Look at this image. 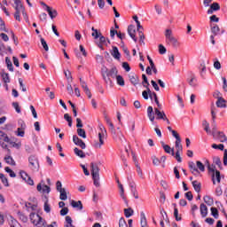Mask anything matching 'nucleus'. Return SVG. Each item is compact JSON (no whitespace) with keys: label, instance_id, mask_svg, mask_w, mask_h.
Returning a JSON list of instances; mask_svg holds the SVG:
<instances>
[{"label":"nucleus","instance_id":"obj_1","mask_svg":"<svg viewBox=\"0 0 227 227\" xmlns=\"http://www.w3.org/2000/svg\"><path fill=\"white\" fill-rule=\"evenodd\" d=\"M14 1V9L16 10L14 13V18L16 20L20 22V13H22L25 20L27 22L29 20V18L27 17V13H26V9H24V5H22V2L20 0H13Z\"/></svg>","mask_w":227,"mask_h":227},{"label":"nucleus","instance_id":"obj_2","mask_svg":"<svg viewBox=\"0 0 227 227\" xmlns=\"http://www.w3.org/2000/svg\"><path fill=\"white\" fill-rule=\"evenodd\" d=\"M165 42L168 45H172L174 49H178V47H180V42H178V39L173 35V31L171 29H166Z\"/></svg>","mask_w":227,"mask_h":227},{"label":"nucleus","instance_id":"obj_3","mask_svg":"<svg viewBox=\"0 0 227 227\" xmlns=\"http://www.w3.org/2000/svg\"><path fill=\"white\" fill-rule=\"evenodd\" d=\"M90 169H91V175H92L94 185L96 187H100V175H99L100 168H98V165L95 163H91Z\"/></svg>","mask_w":227,"mask_h":227},{"label":"nucleus","instance_id":"obj_4","mask_svg":"<svg viewBox=\"0 0 227 227\" xmlns=\"http://www.w3.org/2000/svg\"><path fill=\"white\" fill-rule=\"evenodd\" d=\"M28 168L33 173H38L40 171V161L38 157L31 155L28 157Z\"/></svg>","mask_w":227,"mask_h":227},{"label":"nucleus","instance_id":"obj_5","mask_svg":"<svg viewBox=\"0 0 227 227\" xmlns=\"http://www.w3.org/2000/svg\"><path fill=\"white\" fill-rule=\"evenodd\" d=\"M30 219L36 227H47V223H45V220L40 216V215L32 213L30 214Z\"/></svg>","mask_w":227,"mask_h":227},{"label":"nucleus","instance_id":"obj_6","mask_svg":"<svg viewBox=\"0 0 227 227\" xmlns=\"http://www.w3.org/2000/svg\"><path fill=\"white\" fill-rule=\"evenodd\" d=\"M99 130H101L98 133L99 143L94 145L95 148H102V145H104V134H106V130L103 124H99Z\"/></svg>","mask_w":227,"mask_h":227},{"label":"nucleus","instance_id":"obj_7","mask_svg":"<svg viewBox=\"0 0 227 227\" xmlns=\"http://www.w3.org/2000/svg\"><path fill=\"white\" fill-rule=\"evenodd\" d=\"M20 177L22 178V180H24L26 182V184H27L28 185H35V181H33L31 176H29V175L27 174L26 171L21 170L20 172Z\"/></svg>","mask_w":227,"mask_h":227},{"label":"nucleus","instance_id":"obj_8","mask_svg":"<svg viewBox=\"0 0 227 227\" xmlns=\"http://www.w3.org/2000/svg\"><path fill=\"white\" fill-rule=\"evenodd\" d=\"M213 137L215 139H218V141H220V143H226L227 142L226 135H224V133L222 132V131H214L213 132Z\"/></svg>","mask_w":227,"mask_h":227},{"label":"nucleus","instance_id":"obj_9","mask_svg":"<svg viewBox=\"0 0 227 227\" xmlns=\"http://www.w3.org/2000/svg\"><path fill=\"white\" fill-rule=\"evenodd\" d=\"M118 76V70H116V68H112L106 75H104V80L106 81V82H107L108 81L112 83L113 82H111V79L109 77H112L113 79H114V77Z\"/></svg>","mask_w":227,"mask_h":227},{"label":"nucleus","instance_id":"obj_10","mask_svg":"<svg viewBox=\"0 0 227 227\" xmlns=\"http://www.w3.org/2000/svg\"><path fill=\"white\" fill-rule=\"evenodd\" d=\"M73 142L74 143V145H76V146L82 148V150H86V144L84 143V141H82V139L79 138L77 135L73 136Z\"/></svg>","mask_w":227,"mask_h":227},{"label":"nucleus","instance_id":"obj_11","mask_svg":"<svg viewBox=\"0 0 227 227\" xmlns=\"http://www.w3.org/2000/svg\"><path fill=\"white\" fill-rule=\"evenodd\" d=\"M37 191L38 192H43V194H49V192H51V187L46 184H37Z\"/></svg>","mask_w":227,"mask_h":227},{"label":"nucleus","instance_id":"obj_12","mask_svg":"<svg viewBox=\"0 0 227 227\" xmlns=\"http://www.w3.org/2000/svg\"><path fill=\"white\" fill-rule=\"evenodd\" d=\"M80 84L83 91H85V94L87 95V97L89 98H91V91H90V89L88 88V84H86V82H84L82 78H80Z\"/></svg>","mask_w":227,"mask_h":227},{"label":"nucleus","instance_id":"obj_13","mask_svg":"<svg viewBox=\"0 0 227 227\" xmlns=\"http://www.w3.org/2000/svg\"><path fill=\"white\" fill-rule=\"evenodd\" d=\"M154 114H156L157 120H168V116H166V114L164 111L159 110V108H154Z\"/></svg>","mask_w":227,"mask_h":227},{"label":"nucleus","instance_id":"obj_14","mask_svg":"<svg viewBox=\"0 0 227 227\" xmlns=\"http://www.w3.org/2000/svg\"><path fill=\"white\" fill-rule=\"evenodd\" d=\"M219 10H221V5L217 3H213L207 10V15H212L214 12H219Z\"/></svg>","mask_w":227,"mask_h":227},{"label":"nucleus","instance_id":"obj_15","mask_svg":"<svg viewBox=\"0 0 227 227\" xmlns=\"http://www.w3.org/2000/svg\"><path fill=\"white\" fill-rule=\"evenodd\" d=\"M128 33L134 42H137V38L136 37V27L134 26H129Z\"/></svg>","mask_w":227,"mask_h":227},{"label":"nucleus","instance_id":"obj_16","mask_svg":"<svg viewBox=\"0 0 227 227\" xmlns=\"http://www.w3.org/2000/svg\"><path fill=\"white\" fill-rule=\"evenodd\" d=\"M187 82L192 88H196V86H198V79H196V75L194 74H191L190 78L187 79Z\"/></svg>","mask_w":227,"mask_h":227},{"label":"nucleus","instance_id":"obj_17","mask_svg":"<svg viewBox=\"0 0 227 227\" xmlns=\"http://www.w3.org/2000/svg\"><path fill=\"white\" fill-rule=\"evenodd\" d=\"M0 75H1L2 81L4 82V84L10 83V74L8 73H5L4 70H1Z\"/></svg>","mask_w":227,"mask_h":227},{"label":"nucleus","instance_id":"obj_18","mask_svg":"<svg viewBox=\"0 0 227 227\" xmlns=\"http://www.w3.org/2000/svg\"><path fill=\"white\" fill-rule=\"evenodd\" d=\"M212 180L214 185H215V180L217 184H221V172H219V170H215V172L212 175Z\"/></svg>","mask_w":227,"mask_h":227},{"label":"nucleus","instance_id":"obj_19","mask_svg":"<svg viewBox=\"0 0 227 227\" xmlns=\"http://www.w3.org/2000/svg\"><path fill=\"white\" fill-rule=\"evenodd\" d=\"M45 10L48 12V15L51 19H56V17H58V11L52 10V7L46 6Z\"/></svg>","mask_w":227,"mask_h":227},{"label":"nucleus","instance_id":"obj_20","mask_svg":"<svg viewBox=\"0 0 227 227\" xmlns=\"http://www.w3.org/2000/svg\"><path fill=\"white\" fill-rule=\"evenodd\" d=\"M144 88H146V90L142 92V97L145 98V100H148V98H150V95L152 94V90H150L148 85L144 84Z\"/></svg>","mask_w":227,"mask_h":227},{"label":"nucleus","instance_id":"obj_21","mask_svg":"<svg viewBox=\"0 0 227 227\" xmlns=\"http://www.w3.org/2000/svg\"><path fill=\"white\" fill-rule=\"evenodd\" d=\"M147 116L150 121L153 122L155 121V115H153V107L152 106L147 107Z\"/></svg>","mask_w":227,"mask_h":227},{"label":"nucleus","instance_id":"obj_22","mask_svg":"<svg viewBox=\"0 0 227 227\" xmlns=\"http://www.w3.org/2000/svg\"><path fill=\"white\" fill-rule=\"evenodd\" d=\"M9 225L10 227H22L19 222L13 218L12 216H10L9 218Z\"/></svg>","mask_w":227,"mask_h":227},{"label":"nucleus","instance_id":"obj_23","mask_svg":"<svg viewBox=\"0 0 227 227\" xmlns=\"http://www.w3.org/2000/svg\"><path fill=\"white\" fill-rule=\"evenodd\" d=\"M140 224L141 227L148 226V222L146 221V215L145 212L140 213Z\"/></svg>","mask_w":227,"mask_h":227},{"label":"nucleus","instance_id":"obj_24","mask_svg":"<svg viewBox=\"0 0 227 227\" xmlns=\"http://www.w3.org/2000/svg\"><path fill=\"white\" fill-rule=\"evenodd\" d=\"M111 54L113 58H114V59H120V58L121 57V55L120 54V51H118V47L116 46L113 47V51Z\"/></svg>","mask_w":227,"mask_h":227},{"label":"nucleus","instance_id":"obj_25","mask_svg":"<svg viewBox=\"0 0 227 227\" xmlns=\"http://www.w3.org/2000/svg\"><path fill=\"white\" fill-rule=\"evenodd\" d=\"M200 215L202 217H207V215H208V208L205 204H200Z\"/></svg>","mask_w":227,"mask_h":227},{"label":"nucleus","instance_id":"obj_26","mask_svg":"<svg viewBox=\"0 0 227 227\" xmlns=\"http://www.w3.org/2000/svg\"><path fill=\"white\" fill-rule=\"evenodd\" d=\"M71 206L73 207V208H78V210H82V202L81 200H72Z\"/></svg>","mask_w":227,"mask_h":227},{"label":"nucleus","instance_id":"obj_27","mask_svg":"<svg viewBox=\"0 0 227 227\" xmlns=\"http://www.w3.org/2000/svg\"><path fill=\"white\" fill-rule=\"evenodd\" d=\"M192 185L195 191V192H201V183L198 181H192Z\"/></svg>","mask_w":227,"mask_h":227},{"label":"nucleus","instance_id":"obj_28","mask_svg":"<svg viewBox=\"0 0 227 227\" xmlns=\"http://www.w3.org/2000/svg\"><path fill=\"white\" fill-rule=\"evenodd\" d=\"M200 77H202V79H205V75H207V66H205V63L200 64Z\"/></svg>","mask_w":227,"mask_h":227},{"label":"nucleus","instance_id":"obj_29","mask_svg":"<svg viewBox=\"0 0 227 227\" xmlns=\"http://www.w3.org/2000/svg\"><path fill=\"white\" fill-rule=\"evenodd\" d=\"M189 168L192 173V175H200V170H198V168H196V164L194 162H190L189 163Z\"/></svg>","mask_w":227,"mask_h":227},{"label":"nucleus","instance_id":"obj_30","mask_svg":"<svg viewBox=\"0 0 227 227\" xmlns=\"http://www.w3.org/2000/svg\"><path fill=\"white\" fill-rule=\"evenodd\" d=\"M74 153L77 157H80V159H84V157H86V154L84 153V152H82V150L75 147L74 149Z\"/></svg>","mask_w":227,"mask_h":227},{"label":"nucleus","instance_id":"obj_31","mask_svg":"<svg viewBox=\"0 0 227 227\" xmlns=\"http://www.w3.org/2000/svg\"><path fill=\"white\" fill-rule=\"evenodd\" d=\"M129 81L131 84L134 86H137V84H139V78H137V75L136 74H129Z\"/></svg>","mask_w":227,"mask_h":227},{"label":"nucleus","instance_id":"obj_32","mask_svg":"<svg viewBox=\"0 0 227 227\" xmlns=\"http://www.w3.org/2000/svg\"><path fill=\"white\" fill-rule=\"evenodd\" d=\"M216 106L221 108L226 107V100H224L223 98H218L216 101Z\"/></svg>","mask_w":227,"mask_h":227},{"label":"nucleus","instance_id":"obj_33","mask_svg":"<svg viewBox=\"0 0 227 227\" xmlns=\"http://www.w3.org/2000/svg\"><path fill=\"white\" fill-rule=\"evenodd\" d=\"M176 150L178 152V153H182L184 147L182 146V140H176Z\"/></svg>","mask_w":227,"mask_h":227},{"label":"nucleus","instance_id":"obj_34","mask_svg":"<svg viewBox=\"0 0 227 227\" xmlns=\"http://www.w3.org/2000/svg\"><path fill=\"white\" fill-rule=\"evenodd\" d=\"M204 202L208 205V207H212L214 205V199L208 195L204 196Z\"/></svg>","mask_w":227,"mask_h":227},{"label":"nucleus","instance_id":"obj_35","mask_svg":"<svg viewBox=\"0 0 227 227\" xmlns=\"http://www.w3.org/2000/svg\"><path fill=\"white\" fill-rule=\"evenodd\" d=\"M1 141H4V143H10V138L8 137V135L6 133L0 131V143Z\"/></svg>","mask_w":227,"mask_h":227},{"label":"nucleus","instance_id":"obj_36","mask_svg":"<svg viewBox=\"0 0 227 227\" xmlns=\"http://www.w3.org/2000/svg\"><path fill=\"white\" fill-rule=\"evenodd\" d=\"M60 195H59V199L62 201H67V200H68V196L67 195V190L64 188V190H61L59 192Z\"/></svg>","mask_w":227,"mask_h":227},{"label":"nucleus","instance_id":"obj_37","mask_svg":"<svg viewBox=\"0 0 227 227\" xmlns=\"http://www.w3.org/2000/svg\"><path fill=\"white\" fill-rule=\"evenodd\" d=\"M202 125L204 127V130L207 132V134H212V131L210 130V124L207 121H202Z\"/></svg>","mask_w":227,"mask_h":227},{"label":"nucleus","instance_id":"obj_38","mask_svg":"<svg viewBox=\"0 0 227 227\" xmlns=\"http://www.w3.org/2000/svg\"><path fill=\"white\" fill-rule=\"evenodd\" d=\"M124 215L127 218L132 217V215H134V210L132 208H130V207L125 208L124 209Z\"/></svg>","mask_w":227,"mask_h":227},{"label":"nucleus","instance_id":"obj_39","mask_svg":"<svg viewBox=\"0 0 227 227\" xmlns=\"http://www.w3.org/2000/svg\"><path fill=\"white\" fill-rule=\"evenodd\" d=\"M105 120H106V122L108 125L111 132H114V124H113V122L111 121V119H109V117L106 116Z\"/></svg>","mask_w":227,"mask_h":227},{"label":"nucleus","instance_id":"obj_40","mask_svg":"<svg viewBox=\"0 0 227 227\" xmlns=\"http://www.w3.org/2000/svg\"><path fill=\"white\" fill-rule=\"evenodd\" d=\"M5 63L7 65V68L10 72H13V64L12 63V60L10 58L6 57L5 58Z\"/></svg>","mask_w":227,"mask_h":227},{"label":"nucleus","instance_id":"obj_41","mask_svg":"<svg viewBox=\"0 0 227 227\" xmlns=\"http://www.w3.org/2000/svg\"><path fill=\"white\" fill-rule=\"evenodd\" d=\"M163 150L166 152V153H171V155L175 157V149H171L169 145H163Z\"/></svg>","mask_w":227,"mask_h":227},{"label":"nucleus","instance_id":"obj_42","mask_svg":"<svg viewBox=\"0 0 227 227\" xmlns=\"http://www.w3.org/2000/svg\"><path fill=\"white\" fill-rule=\"evenodd\" d=\"M118 185H119V189H120V194H121V198H122V200H124L125 201V190L123 189V184H120V181H117Z\"/></svg>","mask_w":227,"mask_h":227},{"label":"nucleus","instance_id":"obj_43","mask_svg":"<svg viewBox=\"0 0 227 227\" xmlns=\"http://www.w3.org/2000/svg\"><path fill=\"white\" fill-rule=\"evenodd\" d=\"M205 164L207 165V169L210 173L215 174V166L214 165H210V163L208 162V160H205Z\"/></svg>","mask_w":227,"mask_h":227},{"label":"nucleus","instance_id":"obj_44","mask_svg":"<svg viewBox=\"0 0 227 227\" xmlns=\"http://www.w3.org/2000/svg\"><path fill=\"white\" fill-rule=\"evenodd\" d=\"M72 217L70 216H66V223H65V227H75L74 226V223H72Z\"/></svg>","mask_w":227,"mask_h":227},{"label":"nucleus","instance_id":"obj_45","mask_svg":"<svg viewBox=\"0 0 227 227\" xmlns=\"http://www.w3.org/2000/svg\"><path fill=\"white\" fill-rule=\"evenodd\" d=\"M77 134L80 137H82V139H86V130L81 128H78Z\"/></svg>","mask_w":227,"mask_h":227},{"label":"nucleus","instance_id":"obj_46","mask_svg":"<svg viewBox=\"0 0 227 227\" xmlns=\"http://www.w3.org/2000/svg\"><path fill=\"white\" fill-rule=\"evenodd\" d=\"M116 81H117V84H119V86H125V80H123V77L121 75H117Z\"/></svg>","mask_w":227,"mask_h":227},{"label":"nucleus","instance_id":"obj_47","mask_svg":"<svg viewBox=\"0 0 227 227\" xmlns=\"http://www.w3.org/2000/svg\"><path fill=\"white\" fill-rule=\"evenodd\" d=\"M4 160L7 164H10L11 166H15V160H13V158H12V156H6L4 158Z\"/></svg>","mask_w":227,"mask_h":227},{"label":"nucleus","instance_id":"obj_48","mask_svg":"<svg viewBox=\"0 0 227 227\" xmlns=\"http://www.w3.org/2000/svg\"><path fill=\"white\" fill-rule=\"evenodd\" d=\"M211 215H213L215 219H219V211H217V208L211 207Z\"/></svg>","mask_w":227,"mask_h":227},{"label":"nucleus","instance_id":"obj_49","mask_svg":"<svg viewBox=\"0 0 227 227\" xmlns=\"http://www.w3.org/2000/svg\"><path fill=\"white\" fill-rule=\"evenodd\" d=\"M219 31H220V28H219V26L217 25H215L214 27H212L211 28V33H213V35L215 36H217V35H219Z\"/></svg>","mask_w":227,"mask_h":227},{"label":"nucleus","instance_id":"obj_50","mask_svg":"<svg viewBox=\"0 0 227 227\" xmlns=\"http://www.w3.org/2000/svg\"><path fill=\"white\" fill-rule=\"evenodd\" d=\"M211 147L214 148V150H221V151L224 150V145L223 144H219V145L213 144Z\"/></svg>","mask_w":227,"mask_h":227},{"label":"nucleus","instance_id":"obj_51","mask_svg":"<svg viewBox=\"0 0 227 227\" xmlns=\"http://www.w3.org/2000/svg\"><path fill=\"white\" fill-rule=\"evenodd\" d=\"M5 171L10 175L11 178H15V176H17L15 172H13V170H12V168H10L9 167L5 168Z\"/></svg>","mask_w":227,"mask_h":227},{"label":"nucleus","instance_id":"obj_52","mask_svg":"<svg viewBox=\"0 0 227 227\" xmlns=\"http://www.w3.org/2000/svg\"><path fill=\"white\" fill-rule=\"evenodd\" d=\"M64 120H66L68 122V126L72 127V117L68 114H64Z\"/></svg>","mask_w":227,"mask_h":227},{"label":"nucleus","instance_id":"obj_53","mask_svg":"<svg viewBox=\"0 0 227 227\" xmlns=\"http://www.w3.org/2000/svg\"><path fill=\"white\" fill-rule=\"evenodd\" d=\"M56 189L58 192H60L61 191L65 190V188H63V184H61V181H57Z\"/></svg>","mask_w":227,"mask_h":227},{"label":"nucleus","instance_id":"obj_54","mask_svg":"<svg viewBox=\"0 0 227 227\" xmlns=\"http://www.w3.org/2000/svg\"><path fill=\"white\" fill-rule=\"evenodd\" d=\"M119 227H129V225L127 224V222L125 221V218L121 217L119 220Z\"/></svg>","mask_w":227,"mask_h":227},{"label":"nucleus","instance_id":"obj_55","mask_svg":"<svg viewBox=\"0 0 227 227\" xmlns=\"http://www.w3.org/2000/svg\"><path fill=\"white\" fill-rule=\"evenodd\" d=\"M196 164H197V168H198V169H200V171H201L202 173L205 171V165H203L202 163H201V161H200V160H198L197 162H196Z\"/></svg>","mask_w":227,"mask_h":227},{"label":"nucleus","instance_id":"obj_56","mask_svg":"<svg viewBox=\"0 0 227 227\" xmlns=\"http://www.w3.org/2000/svg\"><path fill=\"white\" fill-rule=\"evenodd\" d=\"M44 212L49 214L51 212V205L49 204V200L44 202Z\"/></svg>","mask_w":227,"mask_h":227},{"label":"nucleus","instance_id":"obj_57","mask_svg":"<svg viewBox=\"0 0 227 227\" xmlns=\"http://www.w3.org/2000/svg\"><path fill=\"white\" fill-rule=\"evenodd\" d=\"M215 196H223V188H221V186H217L215 188Z\"/></svg>","mask_w":227,"mask_h":227},{"label":"nucleus","instance_id":"obj_58","mask_svg":"<svg viewBox=\"0 0 227 227\" xmlns=\"http://www.w3.org/2000/svg\"><path fill=\"white\" fill-rule=\"evenodd\" d=\"M41 43H42L44 51H49V45H47V42L43 37H41Z\"/></svg>","mask_w":227,"mask_h":227},{"label":"nucleus","instance_id":"obj_59","mask_svg":"<svg viewBox=\"0 0 227 227\" xmlns=\"http://www.w3.org/2000/svg\"><path fill=\"white\" fill-rule=\"evenodd\" d=\"M152 160L153 166H159V164H160V160H159V158H156L155 156L152 157Z\"/></svg>","mask_w":227,"mask_h":227},{"label":"nucleus","instance_id":"obj_60","mask_svg":"<svg viewBox=\"0 0 227 227\" xmlns=\"http://www.w3.org/2000/svg\"><path fill=\"white\" fill-rule=\"evenodd\" d=\"M12 106L14 107L16 113L20 114V106H19L18 102H13Z\"/></svg>","mask_w":227,"mask_h":227},{"label":"nucleus","instance_id":"obj_61","mask_svg":"<svg viewBox=\"0 0 227 227\" xmlns=\"http://www.w3.org/2000/svg\"><path fill=\"white\" fill-rule=\"evenodd\" d=\"M166 47H164V45L160 44L159 45V53L160 54H166Z\"/></svg>","mask_w":227,"mask_h":227},{"label":"nucleus","instance_id":"obj_62","mask_svg":"<svg viewBox=\"0 0 227 227\" xmlns=\"http://www.w3.org/2000/svg\"><path fill=\"white\" fill-rule=\"evenodd\" d=\"M18 133H17V136H19L20 137H24V134H25V132H24V129H22V128H18Z\"/></svg>","mask_w":227,"mask_h":227},{"label":"nucleus","instance_id":"obj_63","mask_svg":"<svg viewBox=\"0 0 227 227\" xmlns=\"http://www.w3.org/2000/svg\"><path fill=\"white\" fill-rule=\"evenodd\" d=\"M222 81L223 82V91H227V81H226V78L225 77H222Z\"/></svg>","mask_w":227,"mask_h":227},{"label":"nucleus","instance_id":"obj_64","mask_svg":"<svg viewBox=\"0 0 227 227\" xmlns=\"http://www.w3.org/2000/svg\"><path fill=\"white\" fill-rule=\"evenodd\" d=\"M223 164L227 166V149H224L223 152Z\"/></svg>","mask_w":227,"mask_h":227}]
</instances>
